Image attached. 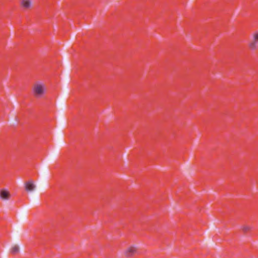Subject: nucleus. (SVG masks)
<instances>
[{
  "instance_id": "obj_7",
  "label": "nucleus",
  "mask_w": 258,
  "mask_h": 258,
  "mask_svg": "<svg viewBox=\"0 0 258 258\" xmlns=\"http://www.w3.org/2000/svg\"><path fill=\"white\" fill-rule=\"evenodd\" d=\"M19 251V247L18 245H15L13 246L11 249V252L13 254L18 253Z\"/></svg>"
},
{
  "instance_id": "obj_3",
  "label": "nucleus",
  "mask_w": 258,
  "mask_h": 258,
  "mask_svg": "<svg viewBox=\"0 0 258 258\" xmlns=\"http://www.w3.org/2000/svg\"><path fill=\"white\" fill-rule=\"evenodd\" d=\"M137 252L138 249L137 247L134 245H131L127 247L124 253L126 256L130 257L137 253Z\"/></svg>"
},
{
  "instance_id": "obj_1",
  "label": "nucleus",
  "mask_w": 258,
  "mask_h": 258,
  "mask_svg": "<svg viewBox=\"0 0 258 258\" xmlns=\"http://www.w3.org/2000/svg\"><path fill=\"white\" fill-rule=\"evenodd\" d=\"M45 86L44 84L37 82L34 85L33 93L36 97L41 96L45 92Z\"/></svg>"
},
{
  "instance_id": "obj_8",
  "label": "nucleus",
  "mask_w": 258,
  "mask_h": 258,
  "mask_svg": "<svg viewBox=\"0 0 258 258\" xmlns=\"http://www.w3.org/2000/svg\"><path fill=\"white\" fill-rule=\"evenodd\" d=\"M242 229L244 232H247L251 229V227L248 225H244L242 226Z\"/></svg>"
},
{
  "instance_id": "obj_4",
  "label": "nucleus",
  "mask_w": 258,
  "mask_h": 258,
  "mask_svg": "<svg viewBox=\"0 0 258 258\" xmlns=\"http://www.w3.org/2000/svg\"><path fill=\"white\" fill-rule=\"evenodd\" d=\"M35 188V185L34 184L33 181H29L25 183V188L27 191H32Z\"/></svg>"
},
{
  "instance_id": "obj_2",
  "label": "nucleus",
  "mask_w": 258,
  "mask_h": 258,
  "mask_svg": "<svg viewBox=\"0 0 258 258\" xmlns=\"http://www.w3.org/2000/svg\"><path fill=\"white\" fill-rule=\"evenodd\" d=\"M251 50H255L258 47V31L254 32L252 34L251 39L248 44Z\"/></svg>"
},
{
  "instance_id": "obj_6",
  "label": "nucleus",
  "mask_w": 258,
  "mask_h": 258,
  "mask_svg": "<svg viewBox=\"0 0 258 258\" xmlns=\"http://www.w3.org/2000/svg\"><path fill=\"white\" fill-rule=\"evenodd\" d=\"M21 5L24 9H28L31 6V2L30 0H22Z\"/></svg>"
},
{
  "instance_id": "obj_5",
  "label": "nucleus",
  "mask_w": 258,
  "mask_h": 258,
  "mask_svg": "<svg viewBox=\"0 0 258 258\" xmlns=\"http://www.w3.org/2000/svg\"><path fill=\"white\" fill-rule=\"evenodd\" d=\"M0 197L3 200H8L10 198V194L8 191L2 189L0 192Z\"/></svg>"
}]
</instances>
